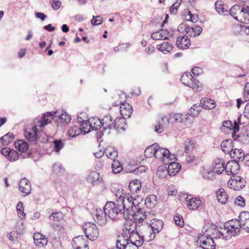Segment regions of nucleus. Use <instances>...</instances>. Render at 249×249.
<instances>
[{
	"label": "nucleus",
	"mask_w": 249,
	"mask_h": 249,
	"mask_svg": "<svg viewBox=\"0 0 249 249\" xmlns=\"http://www.w3.org/2000/svg\"><path fill=\"white\" fill-rule=\"evenodd\" d=\"M7 158L11 161H15L18 159L19 154L16 150L11 149Z\"/></svg>",
	"instance_id": "53"
},
{
	"label": "nucleus",
	"mask_w": 249,
	"mask_h": 249,
	"mask_svg": "<svg viewBox=\"0 0 249 249\" xmlns=\"http://www.w3.org/2000/svg\"><path fill=\"white\" fill-rule=\"evenodd\" d=\"M246 182L244 178L239 176H234L228 181V187L234 190H239L245 186Z\"/></svg>",
	"instance_id": "9"
},
{
	"label": "nucleus",
	"mask_w": 249,
	"mask_h": 249,
	"mask_svg": "<svg viewBox=\"0 0 249 249\" xmlns=\"http://www.w3.org/2000/svg\"><path fill=\"white\" fill-rule=\"evenodd\" d=\"M73 246L76 249H89L88 241L83 236H78L72 239Z\"/></svg>",
	"instance_id": "15"
},
{
	"label": "nucleus",
	"mask_w": 249,
	"mask_h": 249,
	"mask_svg": "<svg viewBox=\"0 0 249 249\" xmlns=\"http://www.w3.org/2000/svg\"><path fill=\"white\" fill-rule=\"evenodd\" d=\"M79 128H80L82 132H84V134L89 132L91 130L89 127V120L83 122V123L80 124Z\"/></svg>",
	"instance_id": "51"
},
{
	"label": "nucleus",
	"mask_w": 249,
	"mask_h": 249,
	"mask_svg": "<svg viewBox=\"0 0 249 249\" xmlns=\"http://www.w3.org/2000/svg\"><path fill=\"white\" fill-rule=\"evenodd\" d=\"M166 121H168V118L165 116L161 117V120L159 121V124L155 125V131L158 133H160L163 131V124Z\"/></svg>",
	"instance_id": "44"
},
{
	"label": "nucleus",
	"mask_w": 249,
	"mask_h": 249,
	"mask_svg": "<svg viewBox=\"0 0 249 249\" xmlns=\"http://www.w3.org/2000/svg\"><path fill=\"white\" fill-rule=\"evenodd\" d=\"M112 170L114 174H118L123 170V166L120 162L118 160H114L112 163Z\"/></svg>",
	"instance_id": "43"
},
{
	"label": "nucleus",
	"mask_w": 249,
	"mask_h": 249,
	"mask_svg": "<svg viewBox=\"0 0 249 249\" xmlns=\"http://www.w3.org/2000/svg\"><path fill=\"white\" fill-rule=\"evenodd\" d=\"M19 190L22 193L29 194L31 190L30 181L25 178L21 179L19 184Z\"/></svg>",
	"instance_id": "20"
},
{
	"label": "nucleus",
	"mask_w": 249,
	"mask_h": 249,
	"mask_svg": "<svg viewBox=\"0 0 249 249\" xmlns=\"http://www.w3.org/2000/svg\"><path fill=\"white\" fill-rule=\"evenodd\" d=\"M151 36L154 40L167 39L170 36V32L167 30L161 29L152 33Z\"/></svg>",
	"instance_id": "19"
},
{
	"label": "nucleus",
	"mask_w": 249,
	"mask_h": 249,
	"mask_svg": "<svg viewBox=\"0 0 249 249\" xmlns=\"http://www.w3.org/2000/svg\"><path fill=\"white\" fill-rule=\"evenodd\" d=\"M156 144L151 145L147 147L144 151V155L146 158H151L153 156H155V151H156Z\"/></svg>",
	"instance_id": "46"
},
{
	"label": "nucleus",
	"mask_w": 249,
	"mask_h": 249,
	"mask_svg": "<svg viewBox=\"0 0 249 249\" xmlns=\"http://www.w3.org/2000/svg\"><path fill=\"white\" fill-rule=\"evenodd\" d=\"M17 211L18 213V215L21 219H24L25 218L26 214L24 212V208L23 207V203L22 202L19 201L17 205Z\"/></svg>",
	"instance_id": "49"
},
{
	"label": "nucleus",
	"mask_w": 249,
	"mask_h": 249,
	"mask_svg": "<svg viewBox=\"0 0 249 249\" xmlns=\"http://www.w3.org/2000/svg\"><path fill=\"white\" fill-rule=\"evenodd\" d=\"M129 189L133 194H137L141 189V181L139 179H135L129 183Z\"/></svg>",
	"instance_id": "27"
},
{
	"label": "nucleus",
	"mask_w": 249,
	"mask_h": 249,
	"mask_svg": "<svg viewBox=\"0 0 249 249\" xmlns=\"http://www.w3.org/2000/svg\"><path fill=\"white\" fill-rule=\"evenodd\" d=\"M107 215L105 213L104 209H97L93 215L94 221L100 226H104L107 224Z\"/></svg>",
	"instance_id": "13"
},
{
	"label": "nucleus",
	"mask_w": 249,
	"mask_h": 249,
	"mask_svg": "<svg viewBox=\"0 0 249 249\" xmlns=\"http://www.w3.org/2000/svg\"><path fill=\"white\" fill-rule=\"evenodd\" d=\"M169 151L163 148H161L157 144H156V151H155V157L159 160H161L163 162H165V159L172 160Z\"/></svg>",
	"instance_id": "11"
},
{
	"label": "nucleus",
	"mask_w": 249,
	"mask_h": 249,
	"mask_svg": "<svg viewBox=\"0 0 249 249\" xmlns=\"http://www.w3.org/2000/svg\"><path fill=\"white\" fill-rule=\"evenodd\" d=\"M82 133L78 126L74 125L71 127L69 130L68 134L70 137H75Z\"/></svg>",
	"instance_id": "47"
},
{
	"label": "nucleus",
	"mask_w": 249,
	"mask_h": 249,
	"mask_svg": "<svg viewBox=\"0 0 249 249\" xmlns=\"http://www.w3.org/2000/svg\"><path fill=\"white\" fill-rule=\"evenodd\" d=\"M242 226L240 224V221L234 219L231 220L224 224L223 230L225 231L226 239L231 238L232 236H236L240 231Z\"/></svg>",
	"instance_id": "3"
},
{
	"label": "nucleus",
	"mask_w": 249,
	"mask_h": 249,
	"mask_svg": "<svg viewBox=\"0 0 249 249\" xmlns=\"http://www.w3.org/2000/svg\"><path fill=\"white\" fill-rule=\"evenodd\" d=\"M118 203L123 205V213H124L125 211H126L128 213H130L131 212H134V201L131 202H127V200H118Z\"/></svg>",
	"instance_id": "36"
},
{
	"label": "nucleus",
	"mask_w": 249,
	"mask_h": 249,
	"mask_svg": "<svg viewBox=\"0 0 249 249\" xmlns=\"http://www.w3.org/2000/svg\"><path fill=\"white\" fill-rule=\"evenodd\" d=\"M178 30L179 31L183 30L189 36L195 37L196 34H194V27H190L185 23L180 24L178 27Z\"/></svg>",
	"instance_id": "31"
},
{
	"label": "nucleus",
	"mask_w": 249,
	"mask_h": 249,
	"mask_svg": "<svg viewBox=\"0 0 249 249\" xmlns=\"http://www.w3.org/2000/svg\"><path fill=\"white\" fill-rule=\"evenodd\" d=\"M238 218V220L240 221L242 229L248 231H249V212H243L241 213Z\"/></svg>",
	"instance_id": "17"
},
{
	"label": "nucleus",
	"mask_w": 249,
	"mask_h": 249,
	"mask_svg": "<svg viewBox=\"0 0 249 249\" xmlns=\"http://www.w3.org/2000/svg\"><path fill=\"white\" fill-rule=\"evenodd\" d=\"M50 3L52 8L55 10H58L61 5V2L59 0H51Z\"/></svg>",
	"instance_id": "59"
},
{
	"label": "nucleus",
	"mask_w": 249,
	"mask_h": 249,
	"mask_svg": "<svg viewBox=\"0 0 249 249\" xmlns=\"http://www.w3.org/2000/svg\"><path fill=\"white\" fill-rule=\"evenodd\" d=\"M54 116V112H47L46 114H44L41 120L37 121L36 124H37V126H39V127H43L44 125H47L48 124L50 123L53 117Z\"/></svg>",
	"instance_id": "23"
},
{
	"label": "nucleus",
	"mask_w": 249,
	"mask_h": 249,
	"mask_svg": "<svg viewBox=\"0 0 249 249\" xmlns=\"http://www.w3.org/2000/svg\"><path fill=\"white\" fill-rule=\"evenodd\" d=\"M123 249H138V247L136 244H134L130 242L129 241H127L125 244H122Z\"/></svg>",
	"instance_id": "57"
},
{
	"label": "nucleus",
	"mask_w": 249,
	"mask_h": 249,
	"mask_svg": "<svg viewBox=\"0 0 249 249\" xmlns=\"http://www.w3.org/2000/svg\"><path fill=\"white\" fill-rule=\"evenodd\" d=\"M181 168V165L178 162H171L169 163L167 172L171 176H175L178 173Z\"/></svg>",
	"instance_id": "24"
},
{
	"label": "nucleus",
	"mask_w": 249,
	"mask_h": 249,
	"mask_svg": "<svg viewBox=\"0 0 249 249\" xmlns=\"http://www.w3.org/2000/svg\"><path fill=\"white\" fill-rule=\"evenodd\" d=\"M217 200L222 204H225L228 199V196L223 188L219 189L216 192Z\"/></svg>",
	"instance_id": "32"
},
{
	"label": "nucleus",
	"mask_w": 249,
	"mask_h": 249,
	"mask_svg": "<svg viewBox=\"0 0 249 249\" xmlns=\"http://www.w3.org/2000/svg\"><path fill=\"white\" fill-rule=\"evenodd\" d=\"M244 99L245 101H249V83H247L245 85Z\"/></svg>",
	"instance_id": "63"
},
{
	"label": "nucleus",
	"mask_w": 249,
	"mask_h": 249,
	"mask_svg": "<svg viewBox=\"0 0 249 249\" xmlns=\"http://www.w3.org/2000/svg\"><path fill=\"white\" fill-rule=\"evenodd\" d=\"M176 45L180 49H185L190 46L191 41L187 36H180L177 38Z\"/></svg>",
	"instance_id": "18"
},
{
	"label": "nucleus",
	"mask_w": 249,
	"mask_h": 249,
	"mask_svg": "<svg viewBox=\"0 0 249 249\" xmlns=\"http://www.w3.org/2000/svg\"><path fill=\"white\" fill-rule=\"evenodd\" d=\"M232 127V124L231 121L227 120L225 121L223 123L222 125L221 126V129L223 130L224 128L231 129Z\"/></svg>",
	"instance_id": "61"
},
{
	"label": "nucleus",
	"mask_w": 249,
	"mask_h": 249,
	"mask_svg": "<svg viewBox=\"0 0 249 249\" xmlns=\"http://www.w3.org/2000/svg\"><path fill=\"white\" fill-rule=\"evenodd\" d=\"M240 169L237 161L233 160L228 161L225 165V170L228 175L237 174Z\"/></svg>",
	"instance_id": "14"
},
{
	"label": "nucleus",
	"mask_w": 249,
	"mask_h": 249,
	"mask_svg": "<svg viewBox=\"0 0 249 249\" xmlns=\"http://www.w3.org/2000/svg\"><path fill=\"white\" fill-rule=\"evenodd\" d=\"M201 107L206 109H212L215 106L214 101L210 98H203L201 100Z\"/></svg>",
	"instance_id": "30"
},
{
	"label": "nucleus",
	"mask_w": 249,
	"mask_h": 249,
	"mask_svg": "<svg viewBox=\"0 0 249 249\" xmlns=\"http://www.w3.org/2000/svg\"><path fill=\"white\" fill-rule=\"evenodd\" d=\"M86 237L91 241H94L99 236V232L97 226L93 223L88 222L83 227Z\"/></svg>",
	"instance_id": "7"
},
{
	"label": "nucleus",
	"mask_w": 249,
	"mask_h": 249,
	"mask_svg": "<svg viewBox=\"0 0 249 249\" xmlns=\"http://www.w3.org/2000/svg\"><path fill=\"white\" fill-rule=\"evenodd\" d=\"M188 87L192 88L195 91H200L202 89V84L195 78H193L192 80V83L190 85H188Z\"/></svg>",
	"instance_id": "48"
},
{
	"label": "nucleus",
	"mask_w": 249,
	"mask_h": 249,
	"mask_svg": "<svg viewBox=\"0 0 249 249\" xmlns=\"http://www.w3.org/2000/svg\"><path fill=\"white\" fill-rule=\"evenodd\" d=\"M202 107L200 105L194 104L188 110V114L191 116L196 117L199 114V111H201Z\"/></svg>",
	"instance_id": "42"
},
{
	"label": "nucleus",
	"mask_w": 249,
	"mask_h": 249,
	"mask_svg": "<svg viewBox=\"0 0 249 249\" xmlns=\"http://www.w3.org/2000/svg\"><path fill=\"white\" fill-rule=\"evenodd\" d=\"M53 170L55 173L57 174L62 172L64 170V169L61 164L58 163H55L53 166Z\"/></svg>",
	"instance_id": "64"
},
{
	"label": "nucleus",
	"mask_w": 249,
	"mask_h": 249,
	"mask_svg": "<svg viewBox=\"0 0 249 249\" xmlns=\"http://www.w3.org/2000/svg\"><path fill=\"white\" fill-rule=\"evenodd\" d=\"M157 49L164 54L170 53L173 49V46L167 42H164L162 44L158 45Z\"/></svg>",
	"instance_id": "34"
},
{
	"label": "nucleus",
	"mask_w": 249,
	"mask_h": 249,
	"mask_svg": "<svg viewBox=\"0 0 249 249\" xmlns=\"http://www.w3.org/2000/svg\"><path fill=\"white\" fill-rule=\"evenodd\" d=\"M134 219L135 224L138 226V224H142L143 222L148 226L150 219L153 217V214L149 212H145L142 208H139L134 213Z\"/></svg>",
	"instance_id": "4"
},
{
	"label": "nucleus",
	"mask_w": 249,
	"mask_h": 249,
	"mask_svg": "<svg viewBox=\"0 0 249 249\" xmlns=\"http://www.w3.org/2000/svg\"><path fill=\"white\" fill-rule=\"evenodd\" d=\"M55 117H57L56 122L61 123H68L71 120V116L66 112L61 113L60 115L58 111L54 112Z\"/></svg>",
	"instance_id": "29"
},
{
	"label": "nucleus",
	"mask_w": 249,
	"mask_h": 249,
	"mask_svg": "<svg viewBox=\"0 0 249 249\" xmlns=\"http://www.w3.org/2000/svg\"><path fill=\"white\" fill-rule=\"evenodd\" d=\"M122 204H120L118 200L116 202H107L104 209L107 216L112 220H117L123 216V207Z\"/></svg>",
	"instance_id": "1"
},
{
	"label": "nucleus",
	"mask_w": 249,
	"mask_h": 249,
	"mask_svg": "<svg viewBox=\"0 0 249 249\" xmlns=\"http://www.w3.org/2000/svg\"><path fill=\"white\" fill-rule=\"evenodd\" d=\"M157 197L154 195L148 196L145 200V205L147 208H152L157 203Z\"/></svg>",
	"instance_id": "38"
},
{
	"label": "nucleus",
	"mask_w": 249,
	"mask_h": 249,
	"mask_svg": "<svg viewBox=\"0 0 249 249\" xmlns=\"http://www.w3.org/2000/svg\"><path fill=\"white\" fill-rule=\"evenodd\" d=\"M203 234H198L197 243L202 249H215V243L210 237V234L203 232Z\"/></svg>",
	"instance_id": "6"
},
{
	"label": "nucleus",
	"mask_w": 249,
	"mask_h": 249,
	"mask_svg": "<svg viewBox=\"0 0 249 249\" xmlns=\"http://www.w3.org/2000/svg\"><path fill=\"white\" fill-rule=\"evenodd\" d=\"M225 166L223 162H218L216 163L213 169L214 172L217 174H220L225 170Z\"/></svg>",
	"instance_id": "50"
},
{
	"label": "nucleus",
	"mask_w": 249,
	"mask_h": 249,
	"mask_svg": "<svg viewBox=\"0 0 249 249\" xmlns=\"http://www.w3.org/2000/svg\"><path fill=\"white\" fill-rule=\"evenodd\" d=\"M38 127L39 126H37V124H36L32 129L26 130L25 131L24 135L29 141L34 142L36 139Z\"/></svg>",
	"instance_id": "22"
},
{
	"label": "nucleus",
	"mask_w": 249,
	"mask_h": 249,
	"mask_svg": "<svg viewBox=\"0 0 249 249\" xmlns=\"http://www.w3.org/2000/svg\"><path fill=\"white\" fill-rule=\"evenodd\" d=\"M174 220L175 224L178 227H182L184 226V223L183 217L181 215H179L178 214H176L174 215Z\"/></svg>",
	"instance_id": "54"
},
{
	"label": "nucleus",
	"mask_w": 249,
	"mask_h": 249,
	"mask_svg": "<svg viewBox=\"0 0 249 249\" xmlns=\"http://www.w3.org/2000/svg\"><path fill=\"white\" fill-rule=\"evenodd\" d=\"M54 144V150L56 152L59 151L63 147L64 144L61 140H55L53 141Z\"/></svg>",
	"instance_id": "58"
},
{
	"label": "nucleus",
	"mask_w": 249,
	"mask_h": 249,
	"mask_svg": "<svg viewBox=\"0 0 249 249\" xmlns=\"http://www.w3.org/2000/svg\"><path fill=\"white\" fill-rule=\"evenodd\" d=\"M193 76L190 72H187L184 73L181 76L180 80L181 82L185 85L188 86L192 83Z\"/></svg>",
	"instance_id": "40"
},
{
	"label": "nucleus",
	"mask_w": 249,
	"mask_h": 249,
	"mask_svg": "<svg viewBox=\"0 0 249 249\" xmlns=\"http://www.w3.org/2000/svg\"><path fill=\"white\" fill-rule=\"evenodd\" d=\"M188 14L185 16V19L187 21H191L193 23L196 22L198 19L197 15L192 14L190 11H188Z\"/></svg>",
	"instance_id": "55"
},
{
	"label": "nucleus",
	"mask_w": 249,
	"mask_h": 249,
	"mask_svg": "<svg viewBox=\"0 0 249 249\" xmlns=\"http://www.w3.org/2000/svg\"><path fill=\"white\" fill-rule=\"evenodd\" d=\"M36 236H40L42 237L43 236L42 235L38 233H36L34 235V239L35 241V244L39 246V247H41L44 246L45 245H46L47 243V240L45 238H42V239L39 240V239L36 237Z\"/></svg>",
	"instance_id": "45"
},
{
	"label": "nucleus",
	"mask_w": 249,
	"mask_h": 249,
	"mask_svg": "<svg viewBox=\"0 0 249 249\" xmlns=\"http://www.w3.org/2000/svg\"><path fill=\"white\" fill-rule=\"evenodd\" d=\"M0 138L4 142V145L6 146L12 142L14 139V135L12 133H8Z\"/></svg>",
	"instance_id": "52"
},
{
	"label": "nucleus",
	"mask_w": 249,
	"mask_h": 249,
	"mask_svg": "<svg viewBox=\"0 0 249 249\" xmlns=\"http://www.w3.org/2000/svg\"><path fill=\"white\" fill-rule=\"evenodd\" d=\"M15 146L16 148L21 153H24V154H21L20 156L22 158H27L29 157L31 153L29 152L26 153L28 150L29 145L27 142L24 141L22 140H19L15 143Z\"/></svg>",
	"instance_id": "12"
},
{
	"label": "nucleus",
	"mask_w": 249,
	"mask_h": 249,
	"mask_svg": "<svg viewBox=\"0 0 249 249\" xmlns=\"http://www.w3.org/2000/svg\"><path fill=\"white\" fill-rule=\"evenodd\" d=\"M234 203L240 207H244L245 205V200L242 196H238L234 200Z\"/></svg>",
	"instance_id": "60"
},
{
	"label": "nucleus",
	"mask_w": 249,
	"mask_h": 249,
	"mask_svg": "<svg viewBox=\"0 0 249 249\" xmlns=\"http://www.w3.org/2000/svg\"><path fill=\"white\" fill-rule=\"evenodd\" d=\"M64 218V214L61 211L52 213L48 217L49 220L51 221L50 226L55 230H60L61 227L57 223Z\"/></svg>",
	"instance_id": "10"
},
{
	"label": "nucleus",
	"mask_w": 249,
	"mask_h": 249,
	"mask_svg": "<svg viewBox=\"0 0 249 249\" xmlns=\"http://www.w3.org/2000/svg\"><path fill=\"white\" fill-rule=\"evenodd\" d=\"M112 118L110 114H107L104 116V118L101 120L102 125L103 127V129H111L113 128V122Z\"/></svg>",
	"instance_id": "25"
},
{
	"label": "nucleus",
	"mask_w": 249,
	"mask_h": 249,
	"mask_svg": "<svg viewBox=\"0 0 249 249\" xmlns=\"http://www.w3.org/2000/svg\"><path fill=\"white\" fill-rule=\"evenodd\" d=\"M90 130H97L102 126L101 120L97 117H92L89 120Z\"/></svg>",
	"instance_id": "26"
},
{
	"label": "nucleus",
	"mask_w": 249,
	"mask_h": 249,
	"mask_svg": "<svg viewBox=\"0 0 249 249\" xmlns=\"http://www.w3.org/2000/svg\"><path fill=\"white\" fill-rule=\"evenodd\" d=\"M133 112L132 106L127 104L126 106L124 105L120 107V113L123 116L130 117Z\"/></svg>",
	"instance_id": "39"
},
{
	"label": "nucleus",
	"mask_w": 249,
	"mask_h": 249,
	"mask_svg": "<svg viewBox=\"0 0 249 249\" xmlns=\"http://www.w3.org/2000/svg\"><path fill=\"white\" fill-rule=\"evenodd\" d=\"M148 227H150L153 232L149 235L150 240L154 239L155 237V234L159 233L162 229L163 226V222L162 220L154 218V216L149 220Z\"/></svg>",
	"instance_id": "8"
},
{
	"label": "nucleus",
	"mask_w": 249,
	"mask_h": 249,
	"mask_svg": "<svg viewBox=\"0 0 249 249\" xmlns=\"http://www.w3.org/2000/svg\"><path fill=\"white\" fill-rule=\"evenodd\" d=\"M182 0H177L170 8V12L171 14H176L177 11L181 3Z\"/></svg>",
	"instance_id": "56"
},
{
	"label": "nucleus",
	"mask_w": 249,
	"mask_h": 249,
	"mask_svg": "<svg viewBox=\"0 0 249 249\" xmlns=\"http://www.w3.org/2000/svg\"><path fill=\"white\" fill-rule=\"evenodd\" d=\"M229 14L235 19L245 24L249 23V7L234 5L229 9Z\"/></svg>",
	"instance_id": "2"
},
{
	"label": "nucleus",
	"mask_w": 249,
	"mask_h": 249,
	"mask_svg": "<svg viewBox=\"0 0 249 249\" xmlns=\"http://www.w3.org/2000/svg\"><path fill=\"white\" fill-rule=\"evenodd\" d=\"M216 11L220 15H227L229 14V8L226 4H224L221 0L217 1L214 4Z\"/></svg>",
	"instance_id": "21"
},
{
	"label": "nucleus",
	"mask_w": 249,
	"mask_h": 249,
	"mask_svg": "<svg viewBox=\"0 0 249 249\" xmlns=\"http://www.w3.org/2000/svg\"><path fill=\"white\" fill-rule=\"evenodd\" d=\"M196 143L195 141L190 139H187L184 141V148L186 153L193 151L196 147Z\"/></svg>",
	"instance_id": "35"
},
{
	"label": "nucleus",
	"mask_w": 249,
	"mask_h": 249,
	"mask_svg": "<svg viewBox=\"0 0 249 249\" xmlns=\"http://www.w3.org/2000/svg\"><path fill=\"white\" fill-rule=\"evenodd\" d=\"M95 18V16H93V18L91 20V24L93 25H100L102 23L103 19L101 17L98 16L96 17L97 19H94Z\"/></svg>",
	"instance_id": "62"
},
{
	"label": "nucleus",
	"mask_w": 249,
	"mask_h": 249,
	"mask_svg": "<svg viewBox=\"0 0 249 249\" xmlns=\"http://www.w3.org/2000/svg\"><path fill=\"white\" fill-rule=\"evenodd\" d=\"M207 226H204L203 228L202 232L205 231L207 234H210V237L213 240L215 239L225 238V231L223 230V227H218L213 225H211L209 228L207 229Z\"/></svg>",
	"instance_id": "5"
},
{
	"label": "nucleus",
	"mask_w": 249,
	"mask_h": 249,
	"mask_svg": "<svg viewBox=\"0 0 249 249\" xmlns=\"http://www.w3.org/2000/svg\"><path fill=\"white\" fill-rule=\"evenodd\" d=\"M232 140L231 139L223 141L221 144L222 151L225 154H229L233 149L231 145Z\"/></svg>",
	"instance_id": "33"
},
{
	"label": "nucleus",
	"mask_w": 249,
	"mask_h": 249,
	"mask_svg": "<svg viewBox=\"0 0 249 249\" xmlns=\"http://www.w3.org/2000/svg\"><path fill=\"white\" fill-rule=\"evenodd\" d=\"M201 204V201L197 198H192L187 203V207L191 210L197 209Z\"/></svg>",
	"instance_id": "37"
},
{
	"label": "nucleus",
	"mask_w": 249,
	"mask_h": 249,
	"mask_svg": "<svg viewBox=\"0 0 249 249\" xmlns=\"http://www.w3.org/2000/svg\"><path fill=\"white\" fill-rule=\"evenodd\" d=\"M107 156L114 161L118 157V151L114 148L109 147L105 150Z\"/></svg>",
	"instance_id": "41"
},
{
	"label": "nucleus",
	"mask_w": 249,
	"mask_h": 249,
	"mask_svg": "<svg viewBox=\"0 0 249 249\" xmlns=\"http://www.w3.org/2000/svg\"><path fill=\"white\" fill-rule=\"evenodd\" d=\"M143 237L144 235H140L137 231L133 230L129 234L128 241L141 247L143 243Z\"/></svg>",
	"instance_id": "16"
},
{
	"label": "nucleus",
	"mask_w": 249,
	"mask_h": 249,
	"mask_svg": "<svg viewBox=\"0 0 249 249\" xmlns=\"http://www.w3.org/2000/svg\"><path fill=\"white\" fill-rule=\"evenodd\" d=\"M230 156L231 158L234 159L235 160H242L245 158V153L241 149L235 148L230 153Z\"/></svg>",
	"instance_id": "28"
}]
</instances>
